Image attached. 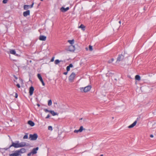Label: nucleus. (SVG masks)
<instances>
[{
	"label": "nucleus",
	"mask_w": 156,
	"mask_h": 156,
	"mask_svg": "<svg viewBox=\"0 0 156 156\" xmlns=\"http://www.w3.org/2000/svg\"><path fill=\"white\" fill-rule=\"evenodd\" d=\"M91 88V86L90 85H88L84 87H81L80 88V90L82 92H86L89 91Z\"/></svg>",
	"instance_id": "obj_1"
},
{
	"label": "nucleus",
	"mask_w": 156,
	"mask_h": 156,
	"mask_svg": "<svg viewBox=\"0 0 156 156\" xmlns=\"http://www.w3.org/2000/svg\"><path fill=\"white\" fill-rule=\"evenodd\" d=\"M37 137L38 136L36 133L34 134H30L29 135V139L32 140H36Z\"/></svg>",
	"instance_id": "obj_2"
},
{
	"label": "nucleus",
	"mask_w": 156,
	"mask_h": 156,
	"mask_svg": "<svg viewBox=\"0 0 156 156\" xmlns=\"http://www.w3.org/2000/svg\"><path fill=\"white\" fill-rule=\"evenodd\" d=\"M12 147H13L16 148L20 147L19 146V141H16V143L12 142V144L9 146V148Z\"/></svg>",
	"instance_id": "obj_3"
},
{
	"label": "nucleus",
	"mask_w": 156,
	"mask_h": 156,
	"mask_svg": "<svg viewBox=\"0 0 156 156\" xmlns=\"http://www.w3.org/2000/svg\"><path fill=\"white\" fill-rule=\"evenodd\" d=\"M76 75L74 73H72L69 77V80L71 82L73 81L74 78L75 76Z\"/></svg>",
	"instance_id": "obj_4"
},
{
	"label": "nucleus",
	"mask_w": 156,
	"mask_h": 156,
	"mask_svg": "<svg viewBox=\"0 0 156 156\" xmlns=\"http://www.w3.org/2000/svg\"><path fill=\"white\" fill-rule=\"evenodd\" d=\"M21 154H20L17 150L15 151L14 153L9 154V156H21Z\"/></svg>",
	"instance_id": "obj_5"
},
{
	"label": "nucleus",
	"mask_w": 156,
	"mask_h": 156,
	"mask_svg": "<svg viewBox=\"0 0 156 156\" xmlns=\"http://www.w3.org/2000/svg\"><path fill=\"white\" fill-rule=\"evenodd\" d=\"M124 56L122 55H119L117 58L116 62H119L120 61H122L124 59Z\"/></svg>",
	"instance_id": "obj_6"
},
{
	"label": "nucleus",
	"mask_w": 156,
	"mask_h": 156,
	"mask_svg": "<svg viewBox=\"0 0 156 156\" xmlns=\"http://www.w3.org/2000/svg\"><path fill=\"white\" fill-rule=\"evenodd\" d=\"M75 49V47L73 45H71L69 46L68 50L69 51L73 52Z\"/></svg>",
	"instance_id": "obj_7"
},
{
	"label": "nucleus",
	"mask_w": 156,
	"mask_h": 156,
	"mask_svg": "<svg viewBox=\"0 0 156 156\" xmlns=\"http://www.w3.org/2000/svg\"><path fill=\"white\" fill-rule=\"evenodd\" d=\"M18 151L20 154H21L24 153L26 152V149L24 148H22L20 150H18Z\"/></svg>",
	"instance_id": "obj_8"
},
{
	"label": "nucleus",
	"mask_w": 156,
	"mask_h": 156,
	"mask_svg": "<svg viewBox=\"0 0 156 156\" xmlns=\"http://www.w3.org/2000/svg\"><path fill=\"white\" fill-rule=\"evenodd\" d=\"M30 14V11L29 10H27L25 12H24L23 13V16L25 17H26L27 16L29 15Z\"/></svg>",
	"instance_id": "obj_9"
},
{
	"label": "nucleus",
	"mask_w": 156,
	"mask_h": 156,
	"mask_svg": "<svg viewBox=\"0 0 156 156\" xmlns=\"http://www.w3.org/2000/svg\"><path fill=\"white\" fill-rule=\"evenodd\" d=\"M34 90V87L32 86L30 87V88L29 90V93L30 95L31 96L33 94Z\"/></svg>",
	"instance_id": "obj_10"
},
{
	"label": "nucleus",
	"mask_w": 156,
	"mask_h": 156,
	"mask_svg": "<svg viewBox=\"0 0 156 156\" xmlns=\"http://www.w3.org/2000/svg\"><path fill=\"white\" fill-rule=\"evenodd\" d=\"M39 39L41 41H45L46 40V37L43 35H40Z\"/></svg>",
	"instance_id": "obj_11"
},
{
	"label": "nucleus",
	"mask_w": 156,
	"mask_h": 156,
	"mask_svg": "<svg viewBox=\"0 0 156 156\" xmlns=\"http://www.w3.org/2000/svg\"><path fill=\"white\" fill-rule=\"evenodd\" d=\"M38 149L39 148L38 147H37L36 148L33 149L32 151H31L32 153V154H35L37 153V151L38 150Z\"/></svg>",
	"instance_id": "obj_12"
},
{
	"label": "nucleus",
	"mask_w": 156,
	"mask_h": 156,
	"mask_svg": "<svg viewBox=\"0 0 156 156\" xmlns=\"http://www.w3.org/2000/svg\"><path fill=\"white\" fill-rule=\"evenodd\" d=\"M69 9V7H67L66 8H65L63 7H62L61 9V10L63 12H65Z\"/></svg>",
	"instance_id": "obj_13"
},
{
	"label": "nucleus",
	"mask_w": 156,
	"mask_h": 156,
	"mask_svg": "<svg viewBox=\"0 0 156 156\" xmlns=\"http://www.w3.org/2000/svg\"><path fill=\"white\" fill-rule=\"evenodd\" d=\"M26 145V144L25 142H19V146L20 147H24Z\"/></svg>",
	"instance_id": "obj_14"
},
{
	"label": "nucleus",
	"mask_w": 156,
	"mask_h": 156,
	"mask_svg": "<svg viewBox=\"0 0 156 156\" xmlns=\"http://www.w3.org/2000/svg\"><path fill=\"white\" fill-rule=\"evenodd\" d=\"M9 52L11 54L14 55L16 56L18 55L17 54H16V51L14 50H10Z\"/></svg>",
	"instance_id": "obj_15"
},
{
	"label": "nucleus",
	"mask_w": 156,
	"mask_h": 156,
	"mask_svg": "<svg viewBox=\"0 0 156 156\" xmlns=\"http://www.w3.org/2000/svg\"><path fill=\"white\" fill-rule=\"evenodd\" d=\"M136 123L137 121H135L133 124L129 126H128V128H131L133 127L136 124Z\"/></svg>",
	"instance_id": "obj_16"
},
{
	"label": "nucleus",
	"mask_w": 156,
	"mask_h": 156,
	"mask_svg": "<svg viewBox=\"0 0 156 156\" xmlns=\"http://www.w3.org/2000/svg\"><path fill=\"white\" fill-rule=\"evenodd\" d=\"M28 124H29L32 126H34L35 125V124L34 122L30 120L28 122Z\"/></svg>",
	"instance_id": "obj_17"
},
{
	"label": "nucleus",
	"mask_w": 156,
	"mask_h": 156,
	"mask_svg": "<svg viewBox=\"0 0 156 156\" xmlns=\"http://www.w3.org/2000/svg\"><path fill=\"white\" fill-rule=\"evenodd\" d=\"M50 113L53 116H55V115H58V114L57 113L51 110L50 111Z\"/></svg>",
	"instance_id": "obj_18"
},
{
	"label": "nucleus",
	"mask_w": 156,
	"mask_h": 156,
	"mask_svg": "<svg viewBox=\"0 0 156 156\" xmlns=\"http://www.w3.org/2000/svg\"><path fill=\"white\" fill-rule=\"evenodd\" d=\"M85 26H84L83 24H81L80 26H79L78 27V28H81L82 30L84 31L85 30Z\"/></svg>",
	"instance_id": "obj_19"
},
{
	"label": "nucleus",
	"mask_w": 156,
	"mask_h": 156,
	"mask_svg": "<svg viewBox=\"0 0 156 156\" xmlns=\"http://www.w3.org/2000/svg\"><path fill=\"white\" fill-rule=\"evenodd\" d=\"M135 78L136 80H137L138 81H139L140 80V76L138 75H136L135 77Z\"/></svg>",
	"instance_id": "obj_20"
},
{
	"label": "nucleus",
	"mask_w": 156,
	"mask_h": 156,
	"mask_svg": "<svg viewBox=\"0 0 156 156\" xmlns=\"http://www.w3.org/2000/svg\"><path fill=\"white\" fill-rule=\"evenodd\" d=\"M30 7V5H24L23 6L24 9V10H27Z\"/></svg>",
	"instance_id": "obj_21"
},
{
	"label": "nucleus",
	"mask_w": 156,
	"mask_h": 156,
	"mask_svg": "<svg viewBox=\"0 0 156 156\" xmlns=\"http://www.w3.org/2000/svg\"><path fill=\"white\" fill-rule=\"evenodd\" d=\"M62 62V60H59L58 59L56 60L55 61V64H58L60 62Z\"/></svg>",
	"instance_id": "obj_22"
},
{
	"label": "nucleus",
	"mask_w": 156,
	"mask_h": 156,
	"mask_svg": "<svg viewBox=\"0 0 156 156\" xmlns=\"http://www.w3.org/2000/svg\"><path fill=\"white\" fill-rule=\"evenodd\" d=\"M68 42L71 44V45H72L74 43V40L73 39L72 40H69L68 41Z\"/></svg>",
	"instance_id": "obj_23"
},
{
	"label": "nucleus",
	"mask_w": 156,
	"mask_h": 156,
	"mask_svg": "<svg viewBox=\"0 0 156 156\" xmlns=\"http://www.w3.org/2000/svg\"><path fill=\"white\" fill-rule=\"evenodd\" d=\"M79 129V131H80V132H82V131L83 130H85V129H84L83 128V126H81L80 127V129Z\"/></svg>",
	"instance_id": "obj_24"
},
{
	"label": "nucleus",
	"mask_w": 156,
	"mask_h": 156,
	"mask_svg": "<svg viewBox=\"0 0 156 156\" xmlns=\"http://www.w3.org/2000/svg\"><path fill=\"white\" fill-rule=\"evenodd\" d=\"M52 104V101L51 100H50L48 101V105L49 106H51Z\"/></svg>",
	"instance_id": "obj_25"
},
{
	"label": "nucleus",
	"mask_w": 156,
	"mask_h": 156,
	"mask_svg": "<svg viewBox=\"0 0 156 156\" xmlns=\"http://www.w3.org/2000/svg\"><path fill=\"white\" fill-rule=\"evenodd\" d=\"M114 59L113 58H112L111 60H109L108 61V63H112L114 61Z\"/></svg>",
	"instance_id": "obj_26"
},
{
	"label": "nucleus",
	"mask_w": 156,
	"mask_h": 156,
	"mask_svg": "<svg viewBox=\"0 0 156 156\" xmlns=\"http://www.w3.org/2000/svg\"><path fill=\"white\" fill-rule=\"evenodd\" d=\"M37 76L39 80L42 78V77L40 74H38L37 75Z\"/></svg>",
	"instance_id": "obj_27"
},
{
	"label": "nucleus",
	"mask_w": 156,
	"mask_h": 156,
	"mask_svg": "<svg viewBox=\"0 0 156 156\" xmlns=\"http://www.w3.org/2000/svg\"><path fill=\"white\" fill-rule=\"evenodd\" d=\"M89 50L90 51H92L93 50V48L92 46L90 45H89Z\"/></svg>",
	"instance_id": "obj_28"
},
{
	"label": "nucleus",
	"mask_w": 156,
	"mask_h": 156,
	"mask_svg": "<svg viewBox=\"0 0 156 156\" xmlns=\"http://www.w3.org/2000/svg\"><path fill=\"white\" fill-rule=\"evenodd\" d=\"M48 129L49 130H50L51 131H52V127L51 126H49L48 127Z\"/></svg>",
	"instance_id": "obj_29"
},
{
	"label": "nucleus",
	"mask_w": 156,
	"mask_h": 156,
	"mask_svg": "<svg viewBox=\"0 0 156 156\" xmlns=\"http://www.w3.org/2000/svg\"><path fill=\"white\" fill-rule=\"evenodd\" d=\"M27 138H28V135L27 134H26V135H25L23 137V139H27Z\"/></svg>",
	"instance_id": "obj_30"
},
{
	"label": "nucleus",
	"mask_w": 156,
	"mask_h": 156,
	"mask_svg": "<svg viewBox=\"0 0 156 156\" xmlns=\"http://www.w3.org/2000/svg\"><path fill=\"white\" fill-rule=\"evenodd\" d=\"M44 111L45 112H49L50 113V111L51 110H48V109H44Z\"/></svg>",
	"instance_id": "obj_31"
},
{
	"label": "nucleus",
	"mask_w": 156,
	"mask_h": 156,
	"mask_svg": "<svg viewBox=\"0 0 156 156\" xmlns=\"http://www.w3.org/2000/svg\"><path fill=\"white\" fill-rule=\"evenodd\" d=\"M74 132L75 133H78V132H80V131H79V129L75 130H74Z\"/></svg>",
	"instance_id": "obj_32"
},
{
	"label": "nucleus",
	"mask_w": 156,
	"mask_h": 156,
	"mask_svg": "<svg viewBox=\"0 0 156 156\" xmlns=\"http://www.w3.org/2000/svg\"><path fill=\"white\" fill-rule=\"evenodd\" d=\"M70 70V68L68 66L66 67V70L67 72L69 71Z\"/></svg>",
	"instance_id": "obj_33"
},
{
	"label": "nucleus",
	"mask_w": 156,
	"mask_h": 156,
	"mask_svg": "<svg viewBox=\"0 0 156 156\" xmlns=\"http://www.w3.org/2000/svg\"><path fill=\"white\" fill-rule=\"evenodd\" d=\"M8 1V0H3L2 2L3 3L5 4L7 3Z\"/></svg>",
	"instance_id": "obj_34"
},
{
	"label": "nucleus",
	"mask_w": 156,
	"mask_h": 156,
	"mask_svg": "<svg viewBox=\"0 0 156 156\" xmlns=\"http://www.w3.org/2000/svg\"><path fill=\"white\" fill-rule=\"evenodd\" d=\"M32 154V153L31 152L27 154V156H30Z\"/></svg>",
	"instance_id": "obj_35"
},
{
	"label": "nucleus",
	"mask_w": 156,
	"mask_h": 156,
	"mask_svg": "<svg viewBox=\"0 0 156 156\" xmlns=\"http://www.w3.org/2000/svg\"><path fill=\"white\" fill-rule=\"evenodd\" d=\"M70 68H72L73 67V66L72 64H70L68 66Z\"/></svg>",
	"instance_id": "obj_36"
},
{
	"label": "nucleus",
	"mask_w": 156,
	"mask_h": 156,
	"mask_svg": "<svg viewBox=\"0 0 156 156\" xmlns=\"http://www.w3.org/2000/svg\"><path fill=\"white\" fill-rule=\"evenodd\" d=\"M34 4V3H33V2L32 3V4L30 5V7H29V8H32Z\"/></svg>",
	"instance_id": "obj_37"
},
{
	"label": "nucleus",
	"mask_w": 156,
	"mask_h": 156,
	"mask_svg": "<svg viewBox=\"0 0 156 156\" xmlns=\"http://www.w3.org/2000/svg\"><path fill=\"white\" fill-rule=\"evenodd\" d=\"M54 57H53L51 58V62H52L54 61Z\"/></svg>",
	"instance_id": "obj_38"
},
{
	"label": "nucleus",
	"mask_w": 156,
	"mask_h": 156,
	"mask_svg": "<svg viewBox=\"0 0 156 156\" xmlns=\"http://www.w3.org/2000/svg\"><path fill=\"white\" fill-rule=\"evenodd\" d=\"M16 86H17V87L18 88H20V85L19 84H17L16 85Z\"/></svg>",
	"instance_id": "obj_39"
},
{
	"label": "nucleus",
	"mask_w": 156,
	"mask_h": 156,
	"mask_svg": "<svg viewBox=\"0 0 156 156\" xmlns=\"http://www.w3.org/2000/svg\"><path fill=\"white\" fill-rule=\"evenodd\" d=\"M50 117V115H48L46 117V119H48Z\"/></svg>",
	"instance_id": "obj_40"
},
{
	"label": "nucleus",
	"mask_w": 156,
	"mask_h": 156,
	"mask_svg": "<svg viewBox=\"0 0 156 156\" xmlns=\"http://www.w3.org/2000/svg\"><path fill=\"white\" fill-rule=\"evenodd\" d=\"M41 82L42 83V85H43V86H45V83H44V82L43 81Z\"/></svg>",
	"instance_id": "obj_41"
},
{
	"label": "nucleus",
	"mask_w": 156,
	"mask_h": 156,
	"mask_svg": "<svg viewBox=\"0 0 156 156\" xmlns=\"http://www.w3.org/2000/svg\"><path fill=\"white\" fill-rule=\"evenodd\" d=\"M68 73V72H64L63 73V74L65 75H66Z\"/></svg>",
	"instance_id": "obj_42"
},
{
	"label": "nucleus",
	"mask_w": 156,
	"mask_h": 156,
	"mask_svg": "<svg viewBox=\"0 0 156 156\" xmlns=\"http://www.w3.org/2000/svg\"><path fill=\"white\" fill-rule=\"evenodd\" d=\"M13 76L16 79V80L17 79V77H16L15 75H14Z\"/></svg>",
	"instance_id": "obj_43"
},
{
	"label": "nucleus",
	"mask_w": 156,
	"mask_h": 156,
	"mask_svg": "<svg viewBox=\"0 0 156 156\" xmlns=\"http://www.w3.org/2000/svg\"><path fill=\"white\" fill-rule=\"evenodd\" d=\"M17 97H18V94L17 93H16L15 94V98H17Z\"/></svg>",
	"instance_id": "obj_44"
},
{
	"label": "nucleus",
	"mask_w": 156,
	"mask_h": 156,
	"mask_svg": "<svg viewBox=\"0 0 156 156\" xmlns=\"http://www.w3.org/2000/svg\"><path fill=\"white\" fill-rule=\"evenodd\" d=\"M39 80L41 81V82L43 81V80L42 79V78H41V79H40Z\"/></svg>",
	"instance_id": "obj_45"
},
{
	"label": "nucleus",
	"mask_w": 156,
	"mask_h": 156,
	"mask_svg": "<svg viewBox=\"0 0 156 156\" xmlns=\"http://www.w3.org/2000/svg\"><path fill=\"white\" fill-rule=\"evenodd\" d=\"M150 136L152 138V137H153V136H153V135L151 134V135H150Z\"/></svg>",
	"instance_id": "obj_46"
},
{
	"label": "nucleus",
	"mask_w": 156,
	"mask_h": 156,
	"mask_svg": "<svg viewBox=\"0 0 156 156\" xmlns=\"http://www.w3.org/2000/svg\"><path fill=\"white\" fill-rule=\"evenodd\" d=\"M37 105L38 107L40 106V105L39 104H37Z\"/></svg>",
	"instance_id": "obj_47"
},
{
	"label": "nucleus",
	"mask_w": 156,
	"mask_h": 156,
	"mask_svg": "<svg viewBox=\"0 0 156 156\" xmlns=\"http://www.w3.org/2000/svg\"><path fill=\"white\" fill-rule=\"evenodd\" d=\"M86 50H88V48H86Z\"/></svg>",
	"instance_id": "obj_48"
},
{
	"label": "nucleus",
	"mask_w": 156,
	"mask_h": 156,
	"mask_svg": "<svg viewBox=\"0 0 156 156\" xmlns=\"http://www.w3.org/2000/svg\"><path fill=\"white\" fill-rule=\"evenodd\" d=\"M119 23H121V21H119Z\"/></svg>",
	"instance_id": "obj_49"
},
{
	"label": "nucleus",
	"mask_w": 156,
	"mask_h": 156,
	"mask_svg": "<svg viewBox=\"0 0 156 156\" xmlns=\"http://www.w3.org/2000/svg\"><path fill=\"white\" fill-rule=\"evenodd\" d=\"M101 156H103V154H101Z\"/></svg>",
	"instance_id": "obj_50"
},
{
	"label": "nucleus",
	"mask_w": 156,
	"mask_h": 156,
	"mask_svg": "<svg viewBox=\"0 0 156 156\" xmlns=\"http://www.w3.org/2000/svg\"><path fill=\"white\" fill-rule=\"evenodd\" d=\"M82 119V118H81V119H80V120H81Z\"/></svg>",
	"instance_id": "obj_51"
},
{
	"label": "nucleus",
	"mask_w": 156,
	"mask_h": 156,
	"mask_svg": "<svg viewBox=\"0 0 156 156\" xmlns=\"http://www.w3.org/2000/svg\"><path fill=\"white\" fill-rule=\"evenodd\" d=\"M43 0H41V1H42Z\"/></svg>",
	"instance_id": "obj_52"
}]
</instances>
